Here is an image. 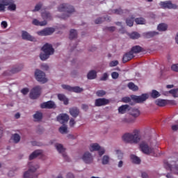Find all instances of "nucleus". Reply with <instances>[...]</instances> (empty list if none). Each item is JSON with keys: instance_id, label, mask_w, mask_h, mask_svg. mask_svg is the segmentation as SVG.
Listing matches in <instances>:
<instances>
[{"instance_id": "nucleus-28", "label": "nucleus", "mask_w": 178, "mask_h": 178, "mask_svg": "<svg viewBox=\"0 0 178 178\" xmlns=\"http://www.w3.org/2000/svg\"><path fill=\"white\" fill-rule=\"evenodd\" d=\"M140 110H138V108H131L130 111V115L133 116V118H138V116H140Z\"/></svg>"}, {"instance_id": "nucleus-7", "label": "nucleus", "mask_w": 178, "mask_h": 178, "mask_svg": "<svg viewBox=\"0 0 178 178\" xmlns=\"http://www.w3.org/2000/svg\"><path fill=\"white\" fill-rule=\"evenodd\" d=\"M131 98L136 102V104H141V102H144V101H147V99H148V95L142 94L140 96L131 95Z\"/></svg>"}, {"instance_id": "nucleus-20", "label": "nucleus", "mask_w": 178, "mask_h": 178, "mask_svg": "<svg viewBox=\"0 0 178 178\" xmlns=\"http://www.w3.org/2000/svg\"><path fill=\"white\" fill-rule=\"evenodd\" d=\"M8 5H9L8 0H0V12H6Z\"/></svg>"}, {"instance_id": "nucleus-10", "label": "nucleus", "mask_w": 178, "mask_h": 178, "mask_svg": "<svg viewBox=\"0 0 178 178\" xmlns=\"http://www.w3.org/2000/svg\"><path fill=\"white\" fill-rule=\"evenodd\" d=\"M40 108L42 109H55V108H56V105L55 104V102L52 101H48L42 103L40 104Z\"/></svg>"}, {"instance_id": "nucleus-25", "label": "nucleus", "mask_w": 178, "mask_h": 178, "mask_svg": "<svg viewBox=\"0 0 178 178\" xmlns=\"http://www.w3.org/2000/svg\"><path fill=\"white\" fill-rule=\"evenodd\" d=\"M7 1H8V10H10L11 12L16 10V4H15V1L13 0H7Z\"/></svg>"}, {"instance_id": "nucleus-58", "label": "nucleus", "mask_w": 178, "mask_h": 178, "mask_svg": "<svg viewBox=\"0 0 178 178\" xmlns=\"http://www.w3.org/2000/svg\"><path fill=\"white\" fill-rule=\"evenodd\" d=\"M76 124V121H74V119L71 118L70 120V127H73Z\"/></svg>"}, {"instance_id": "nucleus-51", "label": "nucleus", "mask_w": 178, "mask_h": 178, "mask_svg": "<svg viewBox=\"0 0 178 178\" xmlns=\"http://www.w3.org/2000/svg\"><path fill=\"white\" fill-rule=\"evenodd\" d=\"M42 8V4L41 3H39L35 5L34 10L33 12H38L41 8Z\"/></svg>"}, {"instance_id": "nucleus-19", "label": "nucleus", "mask_w": 178, "mask_h": 178, "mask_svg": "<svg viewBox=\"0 0 178 178\" xmlns=\"http://www.w3.org/2000/svg\"><path fill=\"white\" fill-rule=\"evenodd\" d=\"M56 148L60 154H63V156L65 159V161H69L67 158V155L63 153L65 152V149L63 148V145L62 144L57 143L56 145Z\"/></svg>"}, {"instance_id": "nucleus-60", "label": "nucleus", "mask_w": 178, "mask_h": 178, "mask_svg": "<svg viewBox=\"0 0 178 178\" xmlns=\"http://www.w3.org/2000/svg\"><path fill=\"white\" fill-rule=\"evenodd\" d=\"M116 153L118 155V159H122V158H123V153H122V152L117 150Z\"/></svg>"}, {"instance_id": "nucleus-45", "label": "nucleus", "mask_w": 178, "mask_h": 178, "mask_svg": "<svg viewBox=\"0 0 178 178\" xmlns=\"http://www.w3.org/2000/svg\"><path fill=\"white\" fill-rule=\"evenodd\" d=\"M178 88L177 89H172L169 91L170 94H172V97H174V98H178Z\"/></svg>"}, {"instance_id": "nucleus-35", "label": "nucleus", "mask_w": 178, "mask_h": 178, "mask_svg": "<svg viewBox=\"0 0 178 178\" xmlns=\"http://www.w3.org/2000/svg\"><path fill=\"white\" fill-rule=\"evenodd\" d=\"M34 120L35 122H40L42 119V113L37 111L35 114L33 115Z\"/></svg>"}, {"instance_id": "nucleus-52", "label": "nucleus", "mask_w": 178, "mask_h": 178, "mask_svg": "<svg viewBox=\"0 0 178 178\" xmlns=\"http://www.w3.org/2000/svg\"><path fill=\"white\" fill-rule=\"evenodd\" d=\"M123 123H134V120L131 118H124L122 119Z\"/></svg>"}, {"instance_id": "nucleus-32", "label": "nucleus", "mask_w": 178, "mask_h": 178, "mask_svg": "<svg viewBox=\"0 0 178 178\" xmlns=\"http://www.w3.org/2000/svg\"><path fill=\"white\" fill-rule=\"evenodd\" d=\"M157 30L159 31H166L168 30V24L165 23H161L158 25Z\"/></svg>"}, {"instance_id": "nucleus-11", "label": "nucleus", "mask_w": 178, "mask_h": 178, "mask_svg": "<svg viewBox=\"0 0 178 178\" xmlns=\"http://www.w3.org/2000/svg\"><path fill=\"white\" fill-rule=\"evenodd\" d=\"M160 5L164 9H177V6L176 4L172 3V1H161Z\"/></svg>"}, {"instance_id": "nucleus-2", "label": "nucleus", "mask_w": 178, "mask_h": 178, "mask_svg": "<svg viewBox=\"0 0 178 178\" xmlns=\"http://www.w3.org/2000/svg\"><path fill=\"white\" fill-rule=\"evenodd\" d=\"M42 51L44 53H41L40 54V58L41 60H47L48 58H49L50 55H54L55 50L52 47V44H49V43H46L42 47Z\"/></svg>"}, {"instance_id": "nucleus-16", "label": "nucleus", "mask_w": 178, "mask_h": 178, "mask_svg": "<svg viewBox=\"0 0 178 178\" xmlns=\"http://www.w3.org/2000/svg\"><path fill=\"white\" fill-rule=\"evenodd\" d=\"M82 159L85 163H92V156L88 152L84 153Z\"/></svg>"}, {"instance_id": "nucleus-21", "label": "nucleus", "mask_w": 178, "mask_h": 178, "mask_svg": "<svg viewBox=\"0 0 178 178\" xmlns=\"http://www.w3.org/2000/svg\"><path fill=\"white\" fill-rule=\"evenodd\" d=\"M70 113L72 118H77L80 113V110L76 107L70 108Z\"/></svg>"}, {"instance_id": "nucleus-30", "label": "nucleus", "mask_w": 178, "mask_h": 178, "mask_svg": "<svg viewBox=\"0 0 178 178\" xmlns=\"http://www.w3.org/2000/svg\"><path fill=\"white\" fill-rule=\"evenodd\" d=\"M87 77L89 80L97 79V72H95V70H91L88 73Z\"/></svg>"}, {"instance_id": "nucleus-22", "label": "nucleus", "mask_w": 178, "mask_h": 178, "mask_svg": "<svg viewBox=\"0 0 178 178\" xmlns=\"http://www.w3.org/2000/svg\"><path fill=\"white\" fill-rule=\"evenodd\" d=\"M127 111H130V106L127 104L122 105L118 108V112L122 115L124 114V113L127 112Z\"/></svg>"}, {"instance_id": "nucleus-18", "label": "nucleus", "mask_w": 178, "mask_h": 178, "mask_svg": "<svg viewBox=\"0 0 178 178\" xmlns=\"http://www.w3.org/2000/svg\"><path fill=\"white\" fill-rule=\"evenodd\" d=\"M22 40H26V41H35V38L31 36L27 31H22Z\"/></svg>"}, {"instance_id": "nucleus-46", "label": "nucleus", "mask_w": 178, "mask_h": 178, "mask_svg": "<svg viewBox=\"0 0 178 178\" xmlns=\"http://www.w3.org/2000/svg\"><path fill=\"white\" fill-rule=\"evenodd\" d=\"M42 17H43V19H46L47 20H51V13H49L48 12L42 13Z\"/></svg>"}, {"instance_id": "nucleus-61", "label": "nucleus", "mask_w": 178, "mask_h": 178, "mask_svg": "<svg viewBox=\"0 0 178 178\" xmlns=\"http://www.w3.org/2000/svg\"><path fill=\"white\" fill-rule=\"evenodd\" d=\"M98 151H99V156H102V155L104 154H105V149H101V147H100V149Z\"/></svg>"}, {"instance_id": "nucleus-44", "label": "nucleus", "mask_w": 178, "mask_h": 178, "mask_svg": "<svg viewBox=\"0 0 178 178\" xmlns=\"http://www.w3.org/2000/svg\"><path fill=\"white\" fill-rule=\"evenodd\" d=\"M135 23L136 24H145V19L143 17H138L135 19Z\"/></svg>"}, {"instance_id": "nucleus-23", "label": "nucleus", "mask_w": 178, "mask_h": 178, "mask_svg": "<svg viewBox=\"0 0 178 178\" xmlns=\"http://www.w3.org/2000/svg\"><path fill=\"white\" fill-rule=\"evenodd\" d=\"M40 155H42V150H35L29 156V161H33V159H35L37 156H40Z\"/></svg>"}, {"instance_id": "nucleus-1", "label": "nucleus", "mask_w": 178, "mask_h": 178, "mask_svg": "<svg viewBox=\"0 0 178 178\" xmlns=\"http://www.w3.org/2000/svg\"><path fill=\"white\" fill-rule=\"evenodd\" d=\"M122 140L125 143H130L131 144H137L141 140L140 136V131L134 130L132 134L127 133L123 135Z\"/></svg>"}, {"instance_id": "nucleus-62", "label": "nucleus", "mask_w": 178, "mask_h": 178, "mask_svg": "<svg viewBox=\"0 0 178 178\" xmlns=\"http://www.w3.org/2000/svg\"><path fill=\"white\" fill-rule=\"evenodd\" d=\"M41 67L43 69V70H48V69H49V67L47 64H42Z\"/></svg>"}, {"instance_id": "nucleus-4", "label": "nucleus", "mask_w": 178, "mask_h": 178, "mask_svg": "<svg viewBox=\"0 0 178 178\" xmlns=\"http://www.w3.org/2000/svg\"><path fill=\"white\" fill-rule=\"evenodd\" d=\"M58 10L59 12H66V14H63L61 16V19H64V20L70 16V13H73V12H74V8L66 3L60 5Z\"/></svg>"}, {"instance_id": "nucleus-34", "label": "nucleus", "mask_w": 178, "mask_h": 178, "mask_svg": "<svg viewBox=\"0 0 178 178\" xmlns=\"http://www.w3.org/2000/svg\"><path fill=\"white\" fill-rule=\"evenodd\" d=\"M101 149V146L98 145V143H94L90 145V151L92 152V151H99Z\"/></svg>"}, {"instance_id": "nucleus-53", "label": "nucleus", "mask_w": 178, "mask_h": 178, "mask_svg": "<svg viewBox=\"0 0 178 178\" xmlns=\"http://www.w3.org/2000/svg\"><path fill=\"white\" fill-rule=\"evenodd\" d=\"M124 13V11L123 10H122L121 8L114 10V13L115 15H123Z\"/></svg>"}, {"instance_id": "nucleus-15", "label": "nucleus", "mask_w": 178, "mask_h": 178, "mask_svg": "<svg viewBox=\"0 0 178 178\" xmlns=\"http://www.w3.org/2000/svg\"><path fill=\"white\" fill-rule=\"evenodd\" d=\"M58 122H60L61 124H65L69 122V115L67 114H60L57 117Z\"/></svg>"}, {"instance_id": "nucleus-59", "label": "nucleus", "mask_w": 178, "mask_h": 178, "mask_svg": "<svg viewBox=\"0 0 178 178\" xmlns=\"http://www.w3.org/2000/svg\"><path fill=\"white\" fill-rule=\"evenodd\" d=\"M21 92H22V94H23L24 95H26V94L29 93V88H23V89L21 90Z\"/></svg>"}, {"instance_id": "nucleus-50", "label": "nucleus", "mask_w": 178, "mask_h": 178, "mask_svg": "<svg viewBox=\"0 0 178 178\" xmlns=\"http://www.w3.org/2000/svg\"><path fill=\"white\" fill-rule=\"evenodd\" d=\"M109 163V156H104L102 159V164L108 165Z\"/></svg>"}, {"instance_id": "nucleus-12", "label": "nucleus", "mask_w": 178, "mask_h": 178, "mask_svg": "<svg viewBox=\"0 0 178 178\" xmlns=\"http://www.w3.org/2000/svg\"><path fill=\"white\" fill-rule=\"evenodd\" d=\"M105 105H109V99L99 98L95 101V106H105Z\"/></svg>"}, {"instance_id": "nucleus-49", "label": "nucleus", "mask_w": 178, "mask_h": 178, "mask_svg": "<svg viewBox=\"0 0 178 178\" xmlns=\"http://www.w3.org/2000/svg\"><path fill=\"white\" fill-rule=\"evenodd\" d=\"M23 69V67H14L10 70V72L14 74L15 73H18V72H20Z\"/></svg>"}, {"instance_id": "nucleus-43", "label": "nucleus", "mask_w": 178, "mask_h": 178, "mask_svg": "<svg viewBox=\"0 0 178 178\" xmlns=\"http://www.w3.org/2000/svg\"><path fill=\"white\" fill-rule=\"evenodd\" d=\"M151 97L154 99L159 98V97H161V94L157 90H153L151 93Z\"/></svg>"}, {"instance_id": "nucleus-17", "label": "nucleus", "mask_w": 178, "mask_h": 178, "mask_svg": "<svg viewBox=\"0 0 178 178\" xmlns=\"http://www.w3.org/2000/svg\"><path fill=\"white\" fill-rule=\"evenodd\" d=\"M134 56H135L134 54L131 53V50L125 53L122 58V63H127V62L131 60V59H133Z\"/></svg>"}, {"instance_id": "nucleus-31", "label": "nucleus", "mask_w": 178, "mask_h": 178, "mask_svg": "<svg viewBox=\"0 0 178 178\" xmlns=\"http://www.w3.org/2000/svg\"><path fill=\"white\" fill-rule=\"evenodd\" d=\"M47 23L46 20L42 22L38 21L37 19L33 20V24H34V26H47Z\"/></svg>"}, {"instance_id": "nucleus-39", "label": "nucleus", "mask_w": 178, "mask_h": 178, "mask_svg": "<svg viewBox=\"0 0 178 178\" xmlns=\"http://www.w3.org/2000/svg\"><path fill=\"white\" fill-rule=\"evenodd\" d=\"M77 37V31L71 29L70 31V40H73Z\"/></svg>"}, {"instance_id": "nucleus-5", "label": "nucleus", "mask_w": 178, "mask_h": 178, "mask_svg": "<svg viewBox=\"0 0 178 178\" xmlns=\"http://www.w3.org/2000/svg\"><path fill=\"white\" fill-rule=\"evenodd\" d=\"M35 77L37 81L39 83H42V84H45L48 79L45 77V73L40 70H36L35 72Z\"/></svg>"}, {"instance_id": "nucleus-47", "label": "nucleus", "mask_w": 178, "mask_h": 178, "mask_svg": "<svg viewBox=\"0 0 178 178\" xmlns=\"http://www.w3.org/2000/svg\"><path fill=\"white\" fill-rule=\"evenodd\" d=\"M13 139L14 143H15V144H17V143H19V141H20V135L17 134H15L13 136Z\"/></svg>"}, {"instance_id": "nucleus-33", "label": "nucleus", "mask_w": 178, "mask_h": 178, "mask_svg": "<svg viewBox=\"0 0 178 178\" xmlns=\"http://www.w3.org/2000/svg\"><path fill=\"white\" fill-rule=\"evenodd\" d=\"M131 159L134 163H136V165H138L141 163V160L140 158H138L137 156L134 154L131 155Z\"/></svg>"}, {"instance_id": "nucleus-29", "label": "nucleus", "mask_w": 178, "mask_h": 178, "mask_svg": "<svg viewBox=\"0 0 178 178\" xmlns=\"http://www.w3.org/2000/svg\"><path fill=\"white\" fill-rule=\"evenodd\" d=\"M159 33L156 31H149L144 33V37L145 38H152V37H155V35H158Z\"/></svg>"}, {"instance_id": "nucleus-6", "label": "nucleus", "mask_w": 178, "mask_h": 178, "mask_svg": "<svg viewBox=\"0 0 178 178\" xmlns=\"http://www.w3.org/2000/svg\"><path fill=\"white\" fill-rule=\"evenodd\" d=\"M41 86H37L34 87L30 92V98L31 99H37L40 95H41Z\"/></svg>"}, {"instance_id": "nucleus-55", "label": "nucleus", "mask_w": 178, "mask_h": 178, "mask_svg": "<svg viewBox=\"0 0 178 178\" xmlns=\"http://www.w3.org/2000/svg\"><path fill=\"white\" fill-rule=\"evenodd\" d=\"M108 73L105 72L103 74L102 77L100 78V80L101 81H106V80H108Z\"/></svg>"}, {"instance_id": "nucleus-48", "label": "nucleus", "mask_w": 178, "mask_h": 178, "mask_svg": "<svg viewBox=\"0 0 178 178\" xmlns=\"http://www.w3.org/2000/svg\"><path fill=\"white\" fill-rule=\"evenodd\" d=\"M106 95V92L104 90H99L96 92V95L97 97H104V95Z\"/></svg>"}, {"instance_id": "nucleus-3", "label": "nucleus", "mask_w": 178, "mask_h": 178, "mask_svg": "<svg viewBox=\"0 0 178 178\" xmlns=\"http://www.w3.org/2000/svg\"><path fill=\"white\" fill-rule=\"evenodd\" d=\"M28 165L29 168L24 173V178H38V175L35 172H37V169L40 168V165L31 163H29Z\"/></svg>"}, {"instance_id": "nucleus-63", "label": "nucleus", "mask_w": 178, "mask_h": 178, "mask_svg": "<svg viewBox=\"0 0 178 178\" xmlns=\"http://www.w3.org/2000/svg\"><path fill=\"white\" fill-rule=\"evenodd\" d=\"M167 102L170 105H176V101L175 100H167Z\"/></svg>"}, {"instance_id": "nucleus-8", "label": "nucleus", "mask_w": 178, "mask_h": 178, "mask_svg": "<svg viewBox=\"0 0 178 178\" xmlns=\"http://www.w3.org/2000/svg\"><path fill=\"white\" fill-rule=\"evenodd\" d=\"M140 148L142 152H143V154H146V155H149V154H152V152H154V148L149 147V146L144 142L140 144Z\"/></svg>"}, {"instance_id": "nucleus-56", "label": "nucleus", "mask_w": 178, "mask_h": 178, "mask_svg": "<svg viewBox=\"0 0 178 178\" xmlns=\"http://www.w3.org/2000/svg\"><path fill=\"white\" fill-rule=\"evenodd\" d=\"M119 65V62L118 60L111 61L110 63L111 67H115V66H118Z\"/></svg>"}, {"instance_id": "nucleus-26", "label": "nucleus", "mask_w": 178, "mask_h": 178, "mask_svg": "<svg viewBox=\"0 0 178 178\" xmlns=\"http://www.w3.org/2000/svg\"><path fill=\"white\" fill-rule=\"evenodd\" d=\"M155 104L158 106H166L168 105V100L158 99L155 101Z\"/></svg>"}, {"instance_id": "nucleus-38", "label": "nucleus", "mask_w": 178, "mask_h": 178, "mask_svg": "<svg viewBox=\"0 0 178 178\" xmlns=\"http://www.w3.org/2000/svg\"><path fill=\"white\" fill-rule=\"evenodd\" d=\"M129 37L132 40H138V38H140V35L138 32H133L129 34Z\"/></svg>"}, {"instance_id": "nucleus-37", "label": "nucleus", "mask_w": 178, "mask_h": 178, "mask_svg": "<svg viewBox=\"0 0 178 178\" xmlns=\"http://www.w3.org/2000/svg\"><path fill=\"white\" fill-rule=\"evenodd\" d=\"M59 131L61 134H67V126L65 124L59 128Z\"/></svg>"}, {"instance_id": "nucleus-40", "label": "nucleus", "mask_w": 178, "mask_h": 178, "mask_svg": "<svg viewBox=\"0 0 178 178\" xmlns=\"http://www.w3.org/2000/svg\"><path fill=\"white\" fill-rule=\"evenodd\" d=\"M126 23L127 25L129 26V27H133V25L134 24V17L127 18L126 20Z\"/></svg>"}, {"instance_id": "nucleus-9", "label": "nucleus", "mask_w": 178, "mask_h": 178, "mask_svg": "<svg viewBox=\"0 0 178 178\" xmlns=\"http://www.w3.org/2000/svg\"><path fill=\"white\" fill-rule=\"evenodd\" d=\"M62 88L64 90H67L68 91H72V92H83V88H80V86H74V87H71L69 85H62Z\"/></svg>"}, {"instance_id": "nucleus-13", "label": "nucleus", "mask_w": 178, "mask_h": 178, "mask_svg": "<svg viewBox=\"0 0 178 178\" xmlns=\"http://www.w3.org/2000/svg\"><path fill=\"white\" fill-rule=\"evenodd\" d=\"M55 33V29L54 28H45L42 31H38V35H51Z\"/></svg>"}, {"instance_id": "nucleus-14", "label": "nucleus", "mask_w": 178, "mask_h": 178, "mask_svg": "<svg viewBox=\"0 0 178 178\" xmlns=\"http://www.w3.org/2000/svg\"><path fill=\"white\" fill-rule=\"evenodd\" d=\"M164 168L168 170H170L171 172L175 173V175H178V165H176L175 166L172 167V165L168 163L167 161H165Z\"/></svg>"}, {"instance_id": "nucleus-36", "label": "nucleus", "mask_w": 178, "mask_h": 178, "mask_svg": "<svg viewBox=\"0 0 178 178\" xmlns=\"http://www.w3.org/2000/svg\"><path fill=\"white\" fill-rule=\"evenodd\" d=\"M129 90H132V91H138V86H136L134 83L129 82L127 85Z\"/></svg>"}, {"instance_id": "nucleus-24", "label": "nucleus", "mask_w": 178, "mask_h": 178, "mask_svg": "<svg viewBox=\"0 0 178 178\" xmlns=\"http://www.w3.org/2000/svg\"><path fill=\"white\" fill-rule=\"evenodd\" d=\"M58 98L59 101L63 102L64 105H69V99L63 94H58Z\"/></svg>"}, {"instance_id": "nucleus-54", "label": "nucleus", "mask_w": 178, "mask_h": 178, "mask_svg": "<svg viewBox=\"0 0 178 178\" xmlns=\"http://www.w3.org/2000/svg\"><path fill=\"white\" fill-rule=\"evenodd\" d=\"M111 77L112 79H114V80H116V79L119 78V73H118L117 72H112Z\"/></svg>"}, {"instance_id": "nucleus-41", "label": "nucleus", "mask_w": 178, "mask_h": 178, "mask_svg": "<svg viewBox=\"0 0 178 178\" xmlns=\"http://www.w3.org/2000/svg\"><path fill=\"white\" fill-rule=\"evenodd\" d=\"M104 20H110L108 17H99L97 19H95V24H101L102 22H104Z\"/></svg>"}, {"instance_id": "nucleus-64", "label": "nucleus", "mask_w": 178, "mask_h": 178, "mask_svg": "<svg viewBox=\"0 0 178 178\" xmlns=\"http://www.w3.org/2000/svg\"><path fill=\"white\" fill-rule=\"evenodd\" d=\"M67 178H74V175L72 172L67 174Z\"/></svg>"}, {"instance_id": "nucleus-57", "label": "nucleus", "mask_w": 178, "mask_h": 178, "mask_svg": "<svg viewBox=\"0 0 178 178\" xmlns=\"http://www.w3.org/2000/svg\"><path fill=\"white\" fill-rule=\"evenodd\" d=\"M172 70L174 72H178V64H174L171 67Z\"/></svg>"}, {"instance_id": "nucleus-27", "label": "nucleus", "mask_w": 178, "mask_h": 178, "mask_svg": "<svg viewBox=\"0 0 178 178\" xmlns=\"http://www.w3.org/2000/svg\"><path fill=\"white\" fill-rule=\"evenodd\" d=\"M131 51L133 54V55H134V54H140V52L143 51V47L138 45L134 46L131 48Z\"/></svg>"}, {"instance_id": "nucleus-42", "label": "nucleus", "mask_w": 178, "mask_h": 178, "mask_svg": "<svg viewBox=\"0 0 178 178\" xmlns=\"http://www.w3.org/2000/svg\"><path fill=\"white\" fill-rule=\"evenodd\" d=\"M122 102H124V104H130V105H134V103L131 102V98L129 97H124L122 98Z\"/></svg>"}]
</instances>
